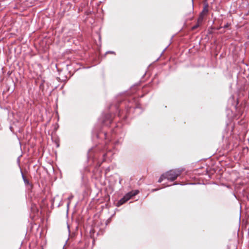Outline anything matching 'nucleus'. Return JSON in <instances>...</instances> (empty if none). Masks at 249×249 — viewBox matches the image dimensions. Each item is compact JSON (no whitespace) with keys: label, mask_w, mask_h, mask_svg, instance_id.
<instances>
[{"label":"nucleus","mask_w":249,"mask_h":249,"mask_svg":"<svg viewBox=\"0 0 249 249\" xmlns=\"http://www.w3.org/2000/svg\"><path fill=\"white\" fill-rule=\"evenodd\" d=\"M199 26V23H197L195 25H194V26L192 27V30H195V29H196V28H197Z\"/></svg>","instance_id":"obj_10"},{"label":"nucleus","mask_w":249,"mask_h":249,"mask_svg":"<svg viewBox=\"0 0 249 249\" xmlns=\"http://www.w3.org/2000/svg\"><path fill=\"white\" fill-rule=\"evenodd\" d=\"M203 19V15L200 14L199 16V17L198 19V21H197L198 23L201 22L202 21Z\"/></svg>","instance_id":"obj_8"},{"label":"nucleus","mask_w":249,"mask_h":249,"mask_svg":"<svg viewBox=\"0 0 249 249\" xmlns=\"http://www.w3.org/2000/svg\"><path fill=\"white\" fill-rule=\"evenodd\" d=\"M107 53H112V54L115 53L113 51H108V52H107Z\"/></svg>","instance_id":"obj_12"},{"label":"nucleus","mask_w":249,"mask_h":249,"mask_svg":"<svg viewBox=\"0 0 249 249\" xmlns=\"http://www.w3.org/2000/svg\"><path fill=\"white\" fill-rule=\"evenodd\" d=\"M73 195H71V196H70L68 197V199H69V200L70 201V202H69V203L67 204V206H68V207H69V205H70V201L71 200V199H72L73 198Z\"/></svg>","instance_id":"obj_9"},{"label":"nucleus","mask_w":249,"mask_h":249,"mask_svg":"<svg viewBox=\"0 0 249 249\" xmlns=\"http://www.w3.org/2000/svg\"><path fill=\"white\" fill-rule=\"evenodd\" d=\"M106 155H107L106 154H104L103 155V156L105 157L106 156Z\"/></svg>","instance_id":"obj_14"},{"label":"nucleus","mask_w":249,"mask_h":249,"mask_svg":"<svg viewBox=\"0 0 249 249\" xmlns=\"http://www.w3.org/2000/svg\"><path fill=\"white\" fill-rule=\"evenodd\" d=\"M231 24L229 23H227L223 27V28H227L230 26Z\"/></svg>","instance_id":"obj_11"},{"label":"nucleus","mask_w":249,"mask_h":249,"mask_svg":"<svg viewBox=\"0 0 249 249\" xmlns=\"http://www.w3.org/2000/svg\"><path fill=\"white\" fill-rule=\"evenodd\" d=\"M108 121L109 124H111L112 121V115L110 113L107 114L105 116V119L103 121V123L105 124L106 122Z\"/></svg>","instance_id":"obj_3"},{"label":"nucleus","mask_w":249,"mask_h":249,"mask_svg":"<svg viewBox=\"0 0 249 249\" xmlns=\"http://www.w3.org/2000/svg\"><path fill=\"white\" fill-rule=\"evenodd\" d=\"M192 3L193 4L194 3V0H192Z\"/></svg>","instance_id":"obj_15"},{"label":"nucleus","mask_w":249,"mask_h":249,"mask_svg":"<svg viewBox=\"0 0 249 249\" xmlns=\"http://www.w3.org/2000/svg\"><path fill=\"white\" fill-rule=\"evenodd\" d=\"M208 4L207 3H206L204 7H203V10L201 12V13H200V14L203 15L204 14H207L208 12Z\"/></svg>","instance_id":"obj_5"},{"label":"nucleus","mask_w":249,"mask_h":249,"mask_svg":"<svg viewBox=\"0 0 249 249\" xmlns=\"http://www.w3.org/2000/svg\"><path fill=\"white\" fill-rule=\"evenodd\" d=\"M159 190V189H153L152 191H153V192H154V191H157V190Z\"/></svg>","instance_id":"obj_13"},{"label":"nucleus","mask_w":249,"mask_h":249,"mask_svg":"<svg viewBox=\"0 0 249 249\" xmlns=\"http://www.w3.org/2000/svg\"><path fill=\"white\" fill-rule=\"evenodd\" d=\"M130 199V196H129V195H128V194L127 193L124 196L123 198H122L120 200L118 201L116 206L117 207H120L124 203H125L126 201L129 200Z\"/></svg>","instance_id":"obj_2"},{"label":"nucleus","mask_w":249,"mask_h":249,"mask_svg":"<svg viewBox=\"0 0 249 249\" xmlns=\"http://www.w3.org/2000/svg\"><path fill=\"white\" fill-rule=\"evenodd\" d=\"M181 171L179 169L171 170L164 173L165 178L170 181L175 180L180 174Z\"/></svg>","instance_id":"obj_1"},{"label":"nucleus","mask_w":249,"mask_h":249,"mask_svg":"<svg viewBox=\"0 0 249 249\" xmlns=\"http://www.w3.org/2000/svg\"><path fill=\"white\" fill-rule=\"evenodd\" d=\"M139 191L137 190L132 191L131 192H128L127 194L130 196V198H131L132 196L137 195L139 193Z\"/></svg>","instance_id":"obj_4"},{"label":"nucleus","mask_w":249,"mask_h":249,"mask_svg":"<svg viewBox=\"0 0 249 249\" xmlns=\"http://www.w3.org/2000/svg\"><path fill=\"white\" fill-rule=\"evenodd\" d=\"M21 175H22V179H23V180L24 181V182L25 184V185H28L29 184V181L25 177V176L23 175L22 172H21Z\"/></svg>","instance_id":"obj_6"},{"label":"nucleus","mask_w":249,"mask_h":249,"mask_svg":"<svg viewBox=\"0 0 249 249\" xmlns=\"http://www.w3.org/2000/svg\"><path fill=\"white\" fill-rule=\"evenodd\" d=\"M164 179H166L165 178V175L164 174H163L160 178L159 179V180H158V182H161L163 181V180Z\"/></svg>","instance_id":"obj_7"}]
</instances>
